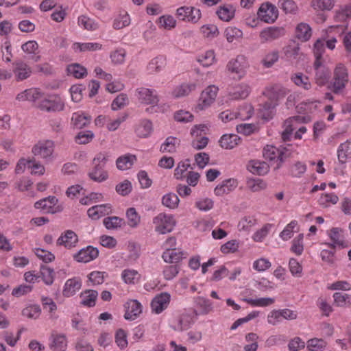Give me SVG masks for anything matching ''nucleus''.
Wrapping results in <instances>:
<instances>
[{"mask_svg": "<svg viewBox=\"0 0 351 351\" xmlns=\"http://www.w3.org/2000/svg\"><path fill=\"white\" fill-rule=\"evenodd\" d=\"M291 145L276 147L274 145H267L263 151V155L265 160L274 161L276 163L274 169H280L283 163L292 156V151L289 148Z\"/></svg>", "mask_w": 351, "mask_h": 351, "instance_id": "obj_1", "label": "nucleus"}, {"mask_svg": "<svg viewBox=\"0 0 351 351\" xmlns=\"http://www.w3.org/2000/svg\"><path fill=\"white\" fill-rule=\"evenodd\" d=\"M348 82V69L344 64H338L334 70L333 82L330 86L335 94H340Z\"/></svg>", "mask_w": 351, "mask_h": 351, "instance_id": "obj_2", "label": "nucleus"}, {"mask_svg": "<svg viewBox=\"0 0 351 351\" xmlns=\"http://www.w3.org/2000/svg\"><path fill=\"white\" fill-rule=\"evenodd\" d=\"M155 224L156 231L160 234L170 232L176 225V221L172 215H167L165 213H160L153 219Z\"/></svg>", "mask_w": 351, "mask_h": 351, "instance_id": "obj_3", "label": "nucleus"}, {"mask_svg": "<svg viewBox=\"0 0 351 351\" xmlns=\"http://www.w3.org/2000/svg\"><path fill=\"white\" fill-rule=\"evenodd\" d=\"M176 17L180 21L196 23L201 19L202 14L194 7L182 6L177 9Z\"/></svg>", "mask_w": 351, "mask_h": 351, "instance_id": "obj_4", "label": "nucleus"}, {"mask_svg": "<svg viewBox=\"0 0 351 351\" xmlns=\"http://www.w3.org/2000/svg\"><path fill=\"white\" fill-rule=\"evenodd\" d=\"M258 18L267 23H273L278 16L276 7L270 3H263L258 11Z\"/></svg>", "mask_w": 351, "mask_h": 351, "instance_id": "obj_5", "label": "nucleus"}, {"mask_svg": "<svg viewBox=\"0 0 351 351\" xmlns=\"http://www.w3.org/2000/svg\"><path fill=\"white\" fill-rule=\"evenodd\" d=\"M12 72L16 81H23L32 74V68L23 60H18L12 63Z\"/></svg>", "mask_w": 351, "mask_h": 351, "instance_id": "obj_6", "label": "nucleus"}, {"mask_svg": "<svg viewBox=\"0 0 351 351\" xmlns=\"http://www.w3.org/2000/svg\"><path fill=\"white\" fill-rule=\"evenodd\" d=\"M138 101L147 105L156 106L159 101L156 91L153 89L141 87L136 90Z\"/></svg>", "mask_w": 351, "mask_h": 351, "instance_id": "obj_7", "label": "nucleus"}, {"mask_svg": "<svg viewBox=\"0 0 351 351\" xmlns=\"http://www.w3.org/2000/svg\"><path fill=\"white\" fill-rule=\"evenodd\" d=\"M54 144L51 141L38 142L32 148V153L36 156L44 159L50 158L53 152Z\"/></svg>", "mask_w": 351, "mask_h": 351, "instance_id": "obj_8", "label": "nucleus"}, {"mask_svg": "<svg viewBox=\"0 0 351 351\" xmlns=\"http://www.w3.org/2000/svg\"><path fill=\"white\" fill-rule=\"evenodd\" d=\"M285 34V30L282 27H269L263 29L259 34L261 43L271 42L276 40Z\"/></svg>", "mask_w": 351, "mask_h": 351, "instance_id": "obj_9", "label": "nucleus"}, {"mask_svg": "<svg viewBox=\"0 0 351 351\" xmlns=\"http://www.w3.org/2000/svg\"><path fill=\"white\" fill-rule=\"evenodd\" d=\"M218 88L215 86H209L201 93L199 108L202 110L209 106L215 99Z\"/></svg>", "mask_w": 351, "mask_h": 351, "instance_id": "obj_10", "label": "nucleus"}, {"mask_svg": "<svg viewBox=\"0 0 351 351\" xmlns=\"http://www.w3.org/2000/svg\"><path fill=\"white\" fill-rule=\"evenodd\" d=\"M98 255L99 250L97 248L89 245L80 250L73 257L77 262L88 263L95 259Z\"/></svg>", "mask_w": 351, "mask_h": 351, "instance_id": "obj_11", "label": "nucleus"}, {"mask_svg": "<svg viewBox=\"0 0 351 351\" xmlns=\"http://www.w3.org/2000/svg\"><path fill=\"white\" fill-rule=\"evenodd\" d=\"M64 103L58 97L53 99H45L39 104V108L47 112H59L63 110Z\"/></svg>", "mask_w": 351, "mask_h": 351, "instance_id": "obj_12", "label": "nucleus"}, {"mask_svg": "<svg viewBox=\"0 0 351 351\" xmlns=\"http://www.w3.org/2000/svg\"><path fill=\"white\" fill-rule=\"evenodd\" d=\"M170 302V295L166 292L156 295L151 303L152 311L156 313H160L167 308Z\"/></svg>", "mask_w": 351, "mask_h": 351, "instance_id": "obj_13", "label": "nucleus"}, {"mask_svg": "<svg viewBox=\"0 0 351 351\" xmlns=\"http://www.w3.org/2000/svg\"><path fill=\"white\" fill-rule=\"evenodd\" d=\"M125 313L124 317L128 320L135 319L142 312V306L136 300H130L125 304Z\"/></svg>", "mask_w": 351, "mask_h": 351, "instance_id": "obj_14", "label": "nucleus"}, {"mask_svg": "<svg viewBox=\"0 0 351 351\" xmlns=\"http://www.w3.org/2000/svg\"><path fill=\"white\" fill-rule=\"evenodd\" d=\"M186 257V254L183 251L176 250V248H167L162 255L165 262L175 263V265H178V263Z\"/></svg>", "mask_w": 351, "mask_h": 351, "instance_id": "obj_15", "label": "nucleus"}, {"mask_svg": "<svg viewBox=\"0 0 351 351\" xmlns=\"http://www.w3.org/2000/svg\"><path fill=\"white\" fill-rule=\"evenodd\" d=\"M78 242L77 235L73 231H65L57 240L58 245H64L65 247L71 248L75 246Z\"/></svg>", "mask_w": 351, "mask_h": 351, "instance_id": "obj_16", "label": "nucleus"}, {"mask_svg": "<svg viewBox=\"0 0 351 351\" xmlns=\"http://www.w3.org/2000/svg\"><path fill=\"white\" fill-rule=\"evenodd\" d=\"M49 348L53 351H64L67 346L66 336L52 332L50 337Z\"/></svg>", "mask_w": 351, "mask_h": 351, "instance_id": "obj_17", "label": "nucleus"}, {"mask_svg": "<svg viewBox=\"0 0 351 351\" xmlns=\"http://www.w3.org/2000/svg\"><path fill=\"white\" fill-rule=\"evenodd\" d=\"M82 281L78 278L68 279L64 285L62 294L64 297H71L81 289Z\"/></svg>", "mask_w": 351, "mask_h": 351, "instance_id": "obj_18", "label": "nucleus"}, {"mask_svg": "<svg viewBox=\"0 0 351 351\" xmlns=\"http://www.w3.org/2000/svg\"><path fill=\"white\" fill-rule=\"evenodd\" d=\"M264 94L269 100L278 104L279 100L286 96L287 90L282 86H274L267 88Z\"/></svg>", "mask_w": 351, "mask_h": 351, "instance_id": "obj_19", "label": "nucleus"}, {"mask_svg": "<svg viewBox=\"0 0 351 351\" xmlns=\"http://www.w3.org/2000/svg\"><path fill=\"white\" fill-rule=\"evenodd\" d=\"M91 117L82 112H75L72 115L71 123L76 129H82L90 124Z\"/></svg>", "mask_w": 351, "mask_h": 351, "instance_id": "obj_20", "label": "nucleus"}, {"mask_svg": "<svg viewBox=\"0 0 351 351\" xmlns=\"http://www.w3.org/2000/svg\"><path fill=\"white\" fill-rule=\"evenodd\" d=\"M80 297L82 298L80 302L82 305L87 307H93L96 304L98 292L93 289H86L80 293Z\"/></svg>", "mask_w": 351, "mask_h": 351, "instance_id": "obj_21", "label": "nucleus"}, {"mask_svg": "<svg viewBox=\"0 0 351 351\" xmlns=\"http://www.w3.org/2000/svg\"><path fill=\"white\" fill-rule=\"evenodd\" d=\"M88 176L95 182H101L108 179V172L104 170L103 164H96L94 165L93 170L88 173Z\"/></svg>", "mask_w": 351, "mask_h": 351, "instance_id": "obj_22", "label": "nucleus"}, {"mask_svg": "<svg viewBox=\"0 0 351 351\" xmlns=\"http://www.w3.org/2000/svg\"><path fill=\"white\" fill-rule=\"evenodd\" d=\"M58 202V199L55 196H49L43 198L34 204V207L37 209L47 210V213H55L56 211L53 209V206L56 205Z\"/></svg>", "mask_w": 351, "mask_h": 351, "instance_id": "obj_23", "label": "nucleus"}, {"mask_svg": "<svg viewBox=\"0 0 351 351\" xmlns=\"http://www.w3.org/2000/svg\"><path fill=\"white\" fill-rule=\"evenodd\" d=\"M269 165L265 162L251 160L247 165V169L253 174L263 176L269 171Z\"/></svg>", "mask_w": 351, "mask_h": 351, "instance_id": "obj_24", "label": "nucleus"}, {"mask_svg": "<svg viewBox=\"0 0 351 351\" xmlns=\"http://www.w3.org/2000/svg\"><path fill=\"white\" fill-rule=\"evenodd\" d=\"M240 138L236 134H223L220 140L219 144L222 148L231 149L238 145Z\"/></svg>", "mask_w": 351, "mask_h": 351, "instance_id": "obj_25", "label": "nucleus"}, {"mask_svg": "<svg viewBox=\"0 0 351 351\" xmlns=\"http://www.w3.org/2000/svg\"><path fill=\"white\" fill-rule=\"evenodd\" d=\"M174 329L180 331L187 330L193 323V317L188 314H182L177 319Z\"/></svg>", "mask_w": 351, "mask_h": 351, "instance_id": "obj_26", "label": "nucleus"}, {"mask_svg": "<svg viewBox=\"0 0 351 351\" xmlns=\"http://www.w3.org/2000/svg\"><path fill=\"white\" fill-rule=\"evenodd\" d=\"M136 160V157L133 154H126L119 157L116 161L117 167L120 170L130 169L134 162Z\"/></svg>", "mask_w": 351, "mask_h": 351, "instance_id": "obj_27", "label": "nucleus"}, {"mask_svg": "<svg viewBox=\"0 0 351 351\" xmlns=\"http://www.w3.org/2000/svg\"><path fill=\"white\" fill-rule=\"evenodd\" d=\"M152 131V123L149 120H143L136 128V134L141 138L147 137Z\"/></svg>", "mask_w": 351, "mask_h": 351, "instance_id": "obj_28", "label": "nucleus"}, {"mask_svg": "<svg viewBox=\"0 0 351 351\" xmlns=\"http://www.w3.org/2000/svg\"><path fill=\"white\" fill-rule=\"evenodd\" d=\"M166 65V58L163 56H157L152 59L147 66L148 71L152 73L160 71Z\"/></svg>", "mask_w": 351, "mask_h": 351, "instance_id": "obj_29", "label": "nucleus"}, {"mask_svg": "<svg viewBox=\"0 0 351 351\" xmlns=\"http://www.w3.org/2000/svg\"><path fill=\"white\" fill-rule=\"evenodd\" d=\"M305 118L300 116H296L293 117L291 118H289V119L285 121L286 124V129L282 132V139L284 142L289 141L291 138V136L292 135V132L293 129L291 126V122L293 121H296L298 122H304Z\"/></svg>", "mask_w": 351, "mask_h": 351, "instance_id": "obj_30", "label": "nucleus"}, {"mask_svg": "<svg viewBox=\"0 0 351 351\" xmlns=\"http://www.w3.org/2000/svg\"><path fill=\"white\" fill-rule=\"evenodd\" d=\"M291 80L296 86L302 87L304 90L311 88V83L309 81L308 77L302 73H295L291 77Z\"/></svg>", "mask_w": 351, "mask_h": 351, "instance_id": "obj_31", "label": "nucleus"}, {"mask_svg": "<svg viewBox=\"0 0 351 351\" xmlns=\"http://www.w3.org/2000/svg\"><path fill=\"white\" fill-rule=\"evenodd\" d=\"M234 9L230 5L220 6L217 11L219 18L223 21H230L234 16Z\"/></svg>", "mask_w": 351, "mask_h": 351, "instance_id": "obj_32", "label": "nucleus"}, {"mask_svg": "<svg viewBox=\"0 0 351 351\" xmlns=\"http://www.w3.org/2000/svg\"><path fill=\"white\" fill-rule=\"evenodd\" d=\"M296 36L302 41L308 40L311 36V29L306 23H300L296 27Z\"/></svg>", "mask_w": 351, "mask_h": 351, "instance_id": "obj_33", "label": "nucleus"}, {"mask_svg": "<svg viewBox=\"0 0 351 351\" xmlns=\"http://www.w3.org/2000/svg\"><path fill=\"white\" fill-rule=\"evenodd\" d=\"M235 181L233 179H228L222 182L221 184L217 185L214 192L216 195L221 196L224 194L230 193Z\"/></svg>", "mask_w": 351, "mask_h": 351, "instance_id": "obj_34", "label": "nucleus"}, {"mask_svg": "<svg viewBox=\"0 0 351 351\" xmlns=\"http://www.w3.org/2000/svg\"><path fill=\"white\" fill-rule=\"evenodd\" d=\"M250 93V87L247 84H240L234 88L231 96L233 99H245Z\"/></svg>", "mask_w": 351, "mask_h": 351, "instance_id": "obj_35", "label": "nucleus"}, {"mask_svg": "<svg viewBox=\"0 0 351 351\" xmlns=\"http://www.w3.org/2000/svg\"><path fill=\"white\" fill-rule=\"evenodd\" d=\"M40 272L43 280L47 285H51L53 284L55 272L52 268L46 265H41Z\"/></svg>", "mask_w": 351, "mask_h": 351, "instance_id": "obj_36", "label": "nucleus"}, {"mask_svg": "<svg viewBox=\"0 0 351 351\" xmlns=\"http://www.w3.org/2000/svg\"><path fill=\"white\" fill-rule=\"evenodd\" d=\"M330 74L329 70L326 67L315 70V83L320 86L325 85L330 77Z\"/></svg>", "mask_w": 351, "mask_h": 351, "instance_id": "obj_37", "label": "nucleus"}, {"mask_svg": "<svg viewBox=\"0 0 351 351\" xmlns=\"http://www.w3.org/2000/svg\"><path fill=\"white\" fill-rule=\"evenodd\" d=\"M103 223L107 229L112 230L120 228L124 223V220L116 216L107 217L104 219Z\"/></svg>", "mask_w": 351, "mask_h": 351, "instance_id": "obj_38", "label": "nucleus"}, {"mask_svg": "<svg viewBox=\"0 0 351 351\" xmlns=\"http://www.w3.org/2000/svg\"><path fill=\"white\" fill-rule=\"evenodd\" d=\"M101 44L98 43H87L73 44L74 49H78L80 51H94L101 49Z\"/></svg>", "mask_w": 351, "mask_h": 351, "instance_id": "obj_39", "label": "nucleus"}, {"mask_svg": "<svg viewBox=\"0 0 351 351\" xmlns=\"http://www.w3.org/2000/svg\"><path fill=\"white\" fill-rule=\"evenodd\" d=\"M180 199L178 195L173 193H169L163 196L162 202L164 206L171 209H174L178 206Z\"/></svg>", "mask_w": 351, "mask_h": 351, "instance_id": "obj_40", "label": "nucleus"}, {"mask_svg": "<svg viewBox=\"0 0 351 351\" xmlns=\"http://www.w3.org/2000/svg\"><path fill=\"white\" fill-rule=\"evenodd\" d=\"M196 88V84L194 83L189 84H182L181 86L177 87L173 94L175 97H184L189 95L192 90H195Z\"/></svg>", "mask_w": 351, "mask_h": 351, "instance_id": "obj_41", "label": "nucleus"}, {"mask_svg": "<svg viewBox=\"0 0 351 351\" xmlns=\"http://www.w3.org/2000/svg\"><path fill=\"white\" fill-rule=\"evenodd\" d=\"M128 223L131 228H136L141 221V217L134 208H129L126 211Z\"/></svg>", "mask_w": 351, "mask_h": 351, "instance_id": "obj_42", "label": "nucleus"}, {"mask_svg": "<svg viewBox=\"0 0 351 351\" xmlns=\"http://www.w3.org/2000/svg\"><path fill=\"white\" fill-rule=\"evenodd\" d=\"M243 301L254 306H267L274 303V299L271 298H262L258 299L243 298Z\"/></svg>", "mask_w": 351, "mask_h": 351, "instance_id": "obj_43", "label": "nucleus"}, {"mask_svg": "<svg viewBox=\"0 0 351 351\" xmlns=\"http://www.w3.org/2000/svg\"><path fill=\"white\" fill-rule=\"evenodd\" d=\"M67 71L76 78H82L87 74L86 68L79 64H73L68 66Z\"/></svg>", "mask_w": 351, "mask_h": 351, "instance_id": "obj_44", "label": "nucleus"}, {"mask_svg": "<svg viewBox=\"0 0 351 351\" xmlns=\"http://www.w3.org/2000/svg\"><path fill=\"white\" fill-rule=\"evenodd\" d=\"M78 23L87 30H95L98 28V23L85 15H82L78 18Z\"/></svg>", "mask_w": 351, "mask_h": 351, "instance_id": "obj_45", "label": "nucleus"}, {"mask_svg": "<svg viewBox=\"0 0 351 351\" xmlns=\"http://www.w3.org/2000/svg\"><path fill=\"white\" fill-rule=\"evenodd\" d=\"M278 58L279 53L278 51H269L261 60V63L265 68H270L278 60Z\"/></svg>", "mask_w": 351, "mask_h": 351, "instance_id": "obj_46", "label": "nucleus"}, {"mask_svg": "<svg viewBox=\"0 0 351 351\" xmlns=\"http://www.w3.org/2000/svg\"><path fill=\"white\" fill-rule=\"evenodd\" d=\"M247 186L252 191L256 192L266 188V183L260 178H248L247 180Z\"/></svg>", "mask_w": 351, "mask_h": 351, "instance_id": "obj_47", "label": "nucleus"}, {"mask_svg": "<svg viewBox=\"0 0 351 351\" xmlns=\"http://www.w3.org/2000/svg\"><path fill=\"white\" fill-rule=\"evenodd\" d=\"M200 31L205 37L208 38H215L219 34L217 27L213 24L202 25Z\"/></svg>", "mask_w": 351, "mask_h": 351, "instance_id": "obj_48", "label": "nucleus"}, {"mask_svg": "<svg viewBox=\"0 0 351 351\" xmlns=\"http://www.w3.org/2000/svg\"><path fill=\"white\" fill-rule=\"evenodd\" d=\"M41 309L38 305H32L22 311V315L29 319H37L40 315Z\"/></svg>", "mask_w": 351, "mask_h": 351, "instance_id": "obj_49", "label": "nucleus"}, {"mask_svg": "<svg viewBox=\"0 0 351 351\" xmlns=\"http://www.w3.org/2000/svg\"><path fill=\"white\" fill-rule=\"evenodd\" d=\"M140 275L135 270L125 269L122 273V278L128 284H135L138 281Z\"/></svg>", "mask_w": 351, "mask_h": 351, "instance_id": "obj_50", "label": "nucleus"}, {"mask_svg": "<svg viewBox=\"0 0 351 351\" xmlns=\"http://www.w3.org/2000/svg\"><path fill=\"white\" fill-rule=\"evenodd\" d=\"M195 303L201 308V313L206 315L212 310V304L208 299L203 297H198L195 300Z\"/></svg>", "mask_w": 351, "mask_h": 351, "instance_id": "obj_51", "label": "nucleus"}, {"mask_svg": "<svg viewBox=\"0 0 351 351\" xmlns=\"http://www.w3.org/2000/svg\"><path fill=\"white\" fill-rule=\"evenodd\" d=\"M242 36V31L235 27H228L225 30V36L229 43H232L236 38H241Z\"/></svg>", "mask_w": 351, "mask_h": 351, "instance_id": "obj_52", "label": "nucleus"}, {"mask_svg": "<svg viewBox=\"0 0 351 351\" xmlns=\"http://www.w3.org/2000/svg\"><path fill=\"white\" fill-rule=\"evenodd\" d=\"M94 137V134L91 131L80 132L75 138V141L77 144L84 145L88 143Z\"/></svg>", "mask_w": 351, "mask_h": 351, "instance_id": "obj_53", "label": "nucleus"}, {"mask_svg": "<svg viewBox=\"0 0 351 351\" xmlns=\"http://www.w3.org/2000/svg\"><path fill=\"white\" fill-rule=\"evenodd\" d=\"M189 160H186L185 161H181L178 163L174 173V176L176 179H182L184 172L186 171L189 168L193 169V167H191V165L189 163Z\"/></svg>", "mask_w": 351, "mask_h": 351, "instance_id": "obj_54", "label": "nucleus"}, {"mask_svg": "<svg viewBox=\"0 0 351 351\" xmlns=\"http://www.w3.org/2000/svg\"><path fill=\"white\" fill-rule=\"evenodd\" d=\"M128 103V97L125 94H119L112 102V110H117L123 108Z\"/></svg>", "mask_w": 351, "mask_h": 351, "instance_id": "obj_55", "label": "nucleus"}, {"mask_svg": "<svg viewBox=\"0 0 351 351\" xmlns=\"http://www.w3.org/2000/svg\"><path fill=\"white\" fill-rule=\"evenodd\" d=\"M341 232H343L342 229L339 228H332L330 231L329 237L335 243L341 246L342 247H346L347 245H345L344 241L341 239Z\"/></svg>", "mask_w": 351, "mask_h": 351, "instance_id": "obj_56", "label": "nucleus"}, {"mask_svg": "<svg viewBox=\"0 0 351 351\" xmlns=\"http://www.w3.org/2000/svg\"><path fill=\"white\" fill-rule=\"evenodd\" d=\"M278 106V103H274L270 100H267L262 105L263 117L265 119L271 118L273 110Z\"/></svg>", "mask_w": 351, "mask_h": 351, "instance_id": "obj_57", "label": "nucleus"}, {"mask_svg": "<svg viewBox=\"0 0 351 351\" xmlns=\"http://www.w3.org/2000/svg\"><path fill=\"white\" fill-rule=\"evenodd\" d=\"M180 267L178 265H167L163 269V276L165 280H171L175 278L179 273Z\"/></svg>", "mask_w": 351, "mask_h": 351, "instance_id": "obj_58", "label": "nucleus"}, {"mask_svg": "<svg viewBox=\"0 0 351 351\" xmlns=\"http://www.w3.org/2000/svg\"><path fill=\"white\" fill-rule=\"evenodd\" d=\"M38 44L35 40H29L22 45V50L27 54H38Z\"/></svg>", "mask_w": 351, "mask_h": 351, "instance_id": "obj_59", "label": "nucleus"}, {"mask_svg": "<svg viewBox=\"0 0 351 351\" xmlns=\"http://www.w3.org/2000/svg\"><path fill=\"white\" fill-rule=\"evenodd\" d=\"M115 342L117 344V346L121 349L127 347V333L122 328H119L117 330L115 334Z\"/></svg>", "mask_w": 351, "mask_h": 351, "instance_id": "obj_60", "label": "nucleus"}, {"mask_svg": "<svg viewBox=\"0 0 351 351\" xmlns=\"http://www.w3.org/2000/svg\"><path fill=\"white\" fill-rule=\"evenodd\" d=\"M326 346V342L322 339H311L307 342V348L311 351H316L324 348Z\"/></svg>", "mask_w": 351, "mask_h": 351, "instance_id": "obj_61", "label": "nucleus"}, {"mask_svg": "<svg viewBox=\"0 0 351 351\" xmlns=\"http://www.w3.org/2000/svg\"><path fill=\"white\" fill-rule=\"evenodd\" d=\"M311 6L315 10H330L333 5L332 0H313L311 2Z\"/></svg>", "mask_w": 351, "mask_h": 351, "instance_id": "obj_62", "label": "nucleus"}, {"mask_svg": "<svg viewBox=\"0 0 351 351\" xmlns=\"http://www.w3.org/2000/svg\"><path fill=\"white\" fill-rule=\"evenodd\" d=\"M132 184L128 180L118 184L115 188L116 191L122 196L128 195L132 191Z\"/></svg>", "mask_w": 351, "mask_h": 351, "instance_id": "obj_63", "label": "nucleus"}, {"mask_svg": "<svg viewBox=\"0 0 351 351\" xmlns=\"http://www.w3.org/2000/svg\"><path fill=\"white\" fill-rule=\"evenodd\" d=\"M176 142L177 139L174 137L169 136L167 138L165 142L160 147V151L162 152H174L176 151Z\"/></svg>", "mask_w": 351, "mask_h": 351, "instance_id": "obj_64", "label": "nucleus"}]
</instances>
